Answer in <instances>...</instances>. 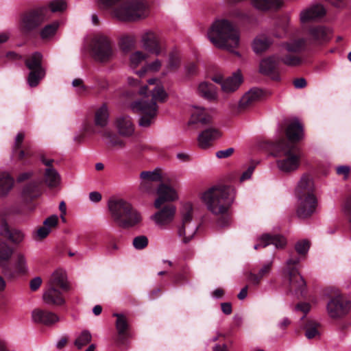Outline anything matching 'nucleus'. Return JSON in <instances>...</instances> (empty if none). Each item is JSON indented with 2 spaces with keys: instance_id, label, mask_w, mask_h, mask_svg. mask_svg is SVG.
Returning a JSON list of instances; mask_svg holds the SVG:
<instances>
[{
  "instance_id": "obj_1",
  "label": "nucleus",
  "mask_w": 351,
  "mask_h": 351,
  "mask_svg": "<svg viewBox=\"0 0 351 351\" xmlns=\"http://www.w3.org/2000/svg\"><path fill=\"white\" fill-rule=\"evenodd\" d=\"M286 134L289 141L281 139L273 145L272 154L276 159L278 169L283 173H291L296 171L301 162L300 149L293 143L302 139L303 127L298 121L291 122L286 130Z\"/></svg>"
},
{
  "instance_id": "obj_2",
  "label": "nucleus",
  "mask_w": 351,
  "mask_h": 351,
  "mask_svg": "<svg viewBox=\"0 0 351 351\" xmlns=\"http://www.w3.org/2000/svg\"><path fill=\"white\" fill-rule=\"evenodd\" d=\"M202 200L208 210L213 215L219 216L217 224L224 227L229 224V208L234 198V190L225 185L215 186L202 194Z\"/></svg>"
},
{
  "instance_id": "obj_3",
  "label": "nucleus",
  "mask_w": 351,
  "mask_h": 351,
  "mask_svg": "<svg viewBox=\"0 0 351 351\" xmlns=\"http://www.w3.org/2000/svg\"><path fill=\"white\" fill-rule=\"evenodd\" d=\"M148 85L154 86L153 89L149 90L152 93V100L148 102L143 99L135 101L130 104V108L133 112L142 114L138 125L143 128H147L154 123L158 112L156 101L164 102L167 97V94L159 79H149Z\"/></svg>"
},
{
  "instance_id": "obj_4",
  "label": "nucleus",
  "mask_w": 351,
  "mask_h": 351,
  "mask_svg": "<svg viewBox=\"0 0 351 351\" xmlns=\"http://www.w3.org/2000/svg\"><path fill=\"white\" fill-rule=\"evenodd\" d=\"M208 37L216 47L230 51L239 45V31L226 19L216 20L208 32Z\"/></svg>"
},
{
  "instance_id": "obj_5",
  "label": "nucleus",
  "mask_w": 351,
  "mask_h": 351,
  "mask_svg": "<svg viewBox=\"0 0 351 351\" xmlns=\"http://www.w3.org/2000/svg\"><path fill=\"white\" fill-rule=\"evenodd\" d=\"M313 182L307 175L301 177L296 188L299 204L297 215L301 219L310 217L315 210L317 199L313 194Z\"/></svg>"
},
{
  "instance_id": "obj_6",
  "label": "nucleus",
  "mask_w": 351,
  "mask_h": 351,
  "mask_svg": "<svg viewBox=\"0 0 351 351\" xmlns=\"http://www.w3.org/2000/svg\"><path fill=\"white\" fill-rule=\"evenodd\" d=\"M108 206L112 219L121 228L132 227L141 221L140 213L127 201L111 199Z\"/></svg>"
},
{
  "instance_id": "obj_7",
  "label": "nucleus",
  "mask_w": 351,
  "mask_h": 351,
  "mask_svg": "<svg viewBox=\"0 0 351 351\" xmlns=\"http://www.w3.org/2000/svg\"><path fill=\"white\" fill-rule=\"evenodd\" d=\"M112 14L119 21H136L147 16V5L139 0L128 1L113 8Z\"/></svg>"
},
{
  "instance_id": "obj_8",
  "label": "nucleus",
  "mask_w": 351,
  "mask_h": 351,
  "mask_svg": "<svg viewBox=\"0 0 351 351\" xmlns=\"http://www.w3.org/2000/svg\"><path fill=\"white\" fill-rule=\"evenodd\" d=\"M182 223L177 226V234L184 244L189 243L195 235L198 226L193 223V206L191 203L185 204L181 210Z\"/></svg>"
},
{
  "instance_id": "obj_9",
  "label": "nucleus",
  "mask_w": 351,
  "mask_h": 351,
  "mask_svg": "<svg viewBox=\"0 0 351 351\" xmlns=\"http://www.w3.org/2000/svg\"><path fill=\"white\" fill-rule=\"evenodd\" d=\"M91 51L94 58L102 62L109 61L114 54L110 40L101 34H97L93 38Z\"/></svg>"
},
{
  "instance_id": "obj_10",
  "label": "nucleus",
  "mask_w": 351,
  "mask_h": 351,
  "mask_svg": "<svg viewBox=\"0 0 351 351\" xmlns=\"http://www.w3.org/2000/svg\"><path fill=\"white\" fill-rule=\"evenodd\" d=\"M42 54L39 52H35L25 61L26 66L30 70L27 82L32 87L36 86L45 75V70L42 66Z\"/></svg>"
},
{
  "instance_id": "obj_11",
  "label": "nucleus",
  "mask_w": 351,
  "mask_h": 351,
  "mask_svg": "<svg viewBox=\"0 0 351 351\" xmlns=\"http://www.w3.org/2000/svg\"><path fill=\"white\" fill-rule=\"evenodd\" d=\"M47 18V8H40L25 14L21 19L20 29L29 33L38 27Z\"/></svg>"
},
{
  "instance_id": "obj_12",
  "label": "nucleus",
  "mask_w": 351,
  "mask_h": 351,
  "mask_svg": "<svg viewBox=\"0 0 351 351\" xmlns=\"http://www.w3.org/2000/svg\"><path fill=\"white\" fill-rule=\"evenodd\" d=\"M142 47L149 53L156 56L164 55L166 46L160 34L151 29L144 31L141 35Z\"/></svg>"
},
{
  "instance_id": "obj_13",
  "label": "nucleus",
  "mask_w": 351,
  "mask_h": 351,
  "mask_svg": "<svg viewBox=\"0 0 351 351\" xmlns=\"http://www.w3.org/2000/svg\"><path fill=\"white\" fill-rule=\"evenodd\" d=\"M300 262L298 258H289L287 261V268L285 271L289 276V289L295 294L303 295L306 289V282L298 270L293 267Z\"/></svg>"
},
{
  "instance_id": "obj_14",
  "label": "nucleus",
  "mask_w": 351,
  "mask_h": 351,
  "mask_svg": "<svg viewBox=\"0 0 351 351\" xmlns=\"http://www.w3.org/2000/svg\"><path fill=\"white\" fill-rule=\"evenodd\" d=\"M350 309V302L337 291L327 304V312L333 319L346 315Z\"/></svg>"
},
{
  "instance_id": "obj_15",
  "label": "nucleus",
  "mask_w": 351,
  "mask_h": 351,
  "mask_svg": "<svg viewBox=\"0 0 351 351\" xmlns=\"http://www.w3.org/2000/svg\"><path fill=\"white\" fill-rule=\"evenodd\" d=\"M213 80L221 85L223 93H232L239 88L243 82V77L240 71H237L226 79L221 76H216L213 78Z\"/></svg>"
},
{
  "instance_id": "obj_16",
  "label": "nucleus",
  "mask_w": 351,
  "mask_h": 351,
  "mask_svg": "<svg viewBox=\"0 0 351 351\" xmlns=\"http://www.w3.org/2000/svg\"><path fill=\"white\" fill-rule=\"evenodd\" d=\"M113 316L117 317L115 322L117 335L113 340L117 345H123L130 337L128 321L123 314L114 313Z\"/></svg>"
},
{
  "instance_id": "obj_17",
  "label": "nucleus",
  "mask_w": 351,
  "mask_h": 351,
  "mask_svg": "<svg viewBox=\"0 0 351 351\" xmlns=\"http://www.w3.org/2000/svg\"><path fill=\"white\" fill-rule=\"evenodd\" d=\"M176 208L173 205H168L152 216V219L160 228H165L174 219Z\"/></svg>"
},
{
  "instance_id": "obj_18",
  "label": "nucleus",
  "mask_w": 351,
  "mask_h": 351,
  "mask_svg": "<svg viewBox=\"0 0 351 351\" xmlns=\"http://www.w3.org/2000/svg\"><path fill=\"white\" fill-rule=\"evenodd\" d=\"M279 59L276 56H269L263 59L260 62L259 71L265 75L271 77L273 80H278Z\"/></svg>"
},
{
  "instance_id": "obj_19",
  "label": "nucleus",
  "mask_w": 351,
  "mask_h": 351,
  "mask_svg": "<svg viewBox=\"0 0 351 351\" xmlns=\"http://www.w3.org/2000/svg\"><path fill=\"white\" fill-rule=\"evenodd\" d=\"M213 117L209 110L202 107L194 106L191 110L189 124L202 127L211 123Z\"/></svg>"
},
{
  "instance_id": "obj_20",
  "label": "nucleus",
  "mask_w": 351,
  "mask_h": 351,
  "mask_svg": "<svg viewBox=\"0 0 351 351\" xmlns=\"http://www.w3.org/2000/svg\"><path fill=\"white\" fill-rule=\"evenodd\" d=\"M114 127L118 134L123 137H130L134 133V125L129 116L121 115L117 117Z\"/></svg>"
},
{
  "instance_id": "obj_21",
  "label": "nucleus",
  "mask_w": 351,
  "mask_h": 351,
  "mask_svg": "<svg viewBox=\"0 0 351 351\" xmlns=\"http://www.w3.org/2000/svg\"><path fill=\"white\" fill-rule=\"evenodd\" d=\"M158 198L154 202V206L159 208L164 203L178 199L176 191L171 187L160 184L157 188Z\"/></svg>"
},
{
  "instance_id": "obj_22",
  "label": "nucleus",
  "mask_w": 351,
  "mask_h": 351,
  "mask_svg": "<svg viewBox=\"0 0 351 351\" xmlns=\"http://www.w3.org/2000/svg\"><path fill=\"white\" fill-rule=\"evenodd\" d=\"M263 97V91L258 88H252L247 92L239 100L238 110L239 111H244L257 101Z\"/></svg>"
},
{
  "instance_id": "obj_23",
  "label": "nucleus",
  "mask_w": 351,
  "mask_h": 351,
  "mask_svg": "<svg viewBox=\"0 0 351 351\" xmlns=\"http://www.w3.org/2000/svg\"><path fill=\"white\" fill-rule=\"evenodd\" d=\"M32 318L34 322L46 326L52 325L60 319L56 313L40 308H36L32 312Z\"/></svg>"
},
{
  "instance_id": "obj_24",
  "label": "nucleus",
  "mask_w": 351,
  "mask_h": 351,
  "mask_svg": "<svg viewBox=\"0 0 351 351\" xmlns=\"http://www.w3.org/2000/svg\"><path fill=\"white\" fill-rule=\"evenodd\" d=\"M42 162L47 167L45 171L44 181L51 188L56 187L60 183V176L52 167L53 160L42 158Z\"/></svg>"
},
{
  "instance_id": "obj_25",
  "label": "nucleus",
  "mask_w": 351,
  "mask_h": 351,
  "mask_svg": "<svg viewBox=\"0 0 351 351\" xmlns=\"http://www.w3.org/2000/svg\"><path fill=\"white\" fill-rule=\"evenodd\" d=\"M273 261L263 263L257 271H250L247 274V280L254 285H258L264 278L268 276L271 271Z\"/></svg>"
},
{
  "instance_id": "obj_26",
  "label": "nucleus",
  "mask_w": 351,
  "mask_h": 351,
  "mask_svg": "<svg viewBox=\"0 0 351 351\" xmlns=\"http://www.w3.org/2000/svg\"><path fill=\"white\" fill-rule=\"evenodd\" d=\"M63 291L58 288L48 287L43 293V301L49 305L61 306L65 302L62 295Z\"/></svg>"
},
{
  "instance_id": "obj_27",
  "label": "nucleus",
  "mask_w": 351,
  "mask_h": 351,
  "mask_svg": "<svg viewBox=\"0 0 351 351\" xmlns=\"http://www.w3.org/2000/svg\"><path fill=\"white\" fill-rule=\"evenodd\" d=\"M219 130L213 128H208L202 131L198 136V145L202 149L208 148L214 141L221 136Z\"/></svg>"
},
{
  "instance_id": "obj_28",
  "label": "nucleus",
  "mask_w": 351,
  "mask_h": 351,
  "mask_svg": "<svg viewBox=\"0 0 351 351\" xmlns=\"http://www.w3.org/2000/svg\"><path fill=\"white\" fill-rule=\"evenodd\" d=\"M259 243L254 245V249L265 247L269 245H274L276 248H282L285 246L287 241L285 238L280 235H271L264 234L259 238Z\"/></svg>"
},
{
  "instance_id": "obj_29",
  "label": "nucleus",
  "mask_w": 351,
  "mask_h": 351,
  "mask_svg": "<svg viewBox=\"0 0 351 351\" xmlns=\"http://www.w3.org/2000/svg\"><path fill=\"white\" fill-rule=\"evenodd\" d=\"M0 234L8 238L14 244L21 243L25 238V234L22 230L19 229L10 230L5 221H1L0 224Z\"/></svg>"
},
{
  "instance_id": "obj_30",
  "label": "nucleus",
  "mask_w": 351,
  "mask_h": 351,
  "mask_svg": "<svg viewBox=\"0 0 351 351\" xmlns=\"http://www.w3.org/2000/svg\"><path fill=\"white\" fill-rule=\"evenodd\" d=\"M326 13L324 8L321 5H315L301 12L300 18L302 23H305L322 17Z\"/></svg>"
},
{
  "instance_id": "obj_31",
  "label": "nucleus",
  "mask_w": 351,
  "mask_h": 351,
  "mask_svg": "<svg viewBox=\"0 0 351 351\" xmlns=\"http://www.w3.org/2000/svg\"><path fill=\"white\" fill-rule=\"evenodd\" d=\"M48 287L58 288L62 291H68L69 285L65 273L61 270L55 271L49 280Z\"/></svg>"
},
{
  "instance_id": "obj_32",
  "label": "nucleus",
  "mask_w": 351,
  "mask_h": 351,
  "mask_svg": "<svg viewBox=\"0 0 351 351\" xmlns=\"http://www.w3.org/2000/svg\"><path fill=\"white\" fill-rule=\"evenodd\" d=\"M13 254V250L3 241L0 240V266L5 275H10L8 270V262Z\"/></svg>"
},
{
  "instance_id": "obj_33",
  "label": "nucleus",
  "mask_w": 351,
  "mask_h": 351,
  "mask_svg": "<svg viewBox=\"0 0 351 351\" xmlns=\"http://www.w3.org/2000/svg\"><path fill=\"white\" fill-rule=\"evenodd\" d=\"M198 92L203 97L210 101H214L217 97V88L211 83H200L198 86Z\"/></svg>"
},
{
  "instance_id": "obj_34",
  "label": "nucleus",
  "mask_w": 351,
  "mask_h": 351,
  "mask_svg": "<svg viewBox=\"0 0 351 351\" xmlns=\"http://www.w3.org/2000/svg\"><path fill=\"white\" fill-rule=\"evenodd\" d=\"M109 119V111L106 104H103L97 108L95 113V124L104 128L107 125Z\"/></svg>"
},
{
  "instance_id": "obj_35",
  "label": "nucleus",
  "mask_w": 351,
  "mask_h": 351,
  "mask_svg": "<svg viewBox=\"0 0 351 351\" xmlns=\"http://www.w3.org/2000/svg\"><path fill=\"white\" fill-rule=\"evenodd\" d=\"M308 34L311 39L321 43L328 40L329 30L323 26H314L309 29Z\"/></svg>"
},
{
  "instance_id": "obj_36",
  "label": "nucleus",
  "mask_w": 351,
  "mask_h": 351,
  "mask_svg": "<svg viewBox=\"0 0 351 351\" xmlns=\"http://www.w3.org/2000/svg\"><path fill=\"white\" fill-rule=\"evenodd\" d=\"M252 4L258 10L277 9L282 6V0H251Z\"/></svg>"
},
{
  "instance_id": "obj_37",
  "label": "nucleus",
  "mask_w": 351,
  "mask_h": 351,
  "mask_svg": "<svg viewBox=\"0 0 351 351\" xmlns=\"http://www.w3.org/2000/svg\"><path fill=\"white\" fill-rule=\"evenodd\" d=\"M14 185V179L6 172L0 173V197L6 195Z\"/></svg>"
},
{
  "instance_id": "obj_38",
  "label": "nucleus",
  "mask_w": 351,
  "mask_h": 351,
  "mask_svg": "<svg viewBox=\"0 0 351 351\" xmlns=\"http://www.w3.org/2000/svg\"><path fill=\"white\" fill-rule=\"evenodd\" d=\"M305 46V40L303 38L291 40L282 45V49L290 53H298L302 51Z\"/></svg>"
},
{
  "instance_id": "obj_39",
  "label": "nucleus",
  "mask_w": 351,
  "mask_h": 351,
  "mask_svg": "<svg viewBox=\"0 0 351 351\" xmlns=\"http://www.w3.org/2000/svg\"><path fill=\"white\" fill-rule=\"evenodd\" d=\"M271 44V40L265 36L256 38L253 43V49L255 53H262L267 50Z\"/></svg>"
},
{
  "instance_id": "obj_40",
  "label": "nucleus",
  "mask_w": 351,
  "mask_h": 351,
  "mask_svg": "<svg viewBox=\"0 0 351 351\" xmlns=\"http://www.w3.org/2000/svg\"><path fill=\"white\" fill-rule=\"evenodd\" d=\"M141 180H145L147 182L152 183L162 182L161 170L160 169H155L154 171H145L140 173Z\"/></svg>"
},
{
  "instance_id": "obj_41",
  "label": "nucleus",
  "mask_w": 351,
  "mask_h": 351,
  "mask_svg": "<svg viewBox=\"0 0 351 351\" xmlns=\"http://www.w3.org/2000/svg\"><path fill=\"white\" fill-rule=\"evenodd\" d=\"M162 65V62L159 59H155L152 62L147 63L141 70L136 71L139 77H143L146 72L149 71L152 73L158 72Z\"/></svg>"
},
{
  "instance_id": "obj_42",
  "label": "nucleus",
  "mask_w": 351,
  "mask_h": 351,
  "mask_svg": "<svg viewBox=\"0 0 351 351\" xmlns=\"http://www.w3.org/2000/svg\"><path fill=\"white\" fill-rule=\"evenodd\" d=\"M180 65V57L175 52H171L169 55L168 61L165 69L162 72V75H165L167 73L171 71L176 70Z\"/></svg>"
},
{
  "instance_id": "obj_43",
  "label": "nucleus",
  "mask_w": 351,
  "mask_h": 351,
  "mask_svg": "<svg viewBox=\"0 0 351 351\" xmlns=\"http://www.w3.org/2000/svg\"><path fill=\"white\" fill-rule=\"evenodd\" d=\"M148 57V55L143 51H136L130 56V66L136 69Z\"/></svg>"
},
{
  "instance_id": "obj_44",
  "label": "nucleus",
  "mask_w": 351,
  "mask_h": 351,
  "mask_svg": "<svg viewBox=\"0 0 351 351\" xmlns=\"http://www.w3.org/2000/svg\"><path fill=\"white\" fill-rule=\"evenodd\" d=\"M14 267L16 272L19 274H23L27 271V261L23 254H16Z\"/></svg>"
},
{
  "instance_id": "obj_45",
  "label": "nucleus",
  "mask_w": 351,
  "mask_h": 351,
  "mask_svg": "<svg viewBox=\"0 0 351 351\" xmlns=\"http://www.w3.org/2000/svg\"><path fill=\"white\" fill-rule=\"evenodd\" d=\"M23 194L25 197L31 199L38 197L40 194L38 184L35 182L29 184L23 189Z\"/></svg>"
},
{
  "instance_id": "obj_46",
  "label": "nucleus",
  "mask_w": 351,
  "mask_h": 351,
  "mask_svg": "<svg viewBox=\"0 0 351 351\" xmlns=\"http://www.w3.org/2000/svg\"><path fill=\"white\" fill-rule=\"evenodd\" d=\"M92 339V335L88 330H83L75 341V345L81 349L87 345Z\"/></svg>"
},
{
  "instance_id": "obj_47",
  "label": "nucleus",
  "mask_w": 351,
  "mask_h": 351,
  "mask_svg": "<svg viewBox=\"0 0 351 351\" xmlns=\"http://www.w3.org/2000/svg\"><path fill=\"white\" fill-rule=\"evenodd\" d=\"M58 27V23L54 22L51 24L46 25L40 31V36L43 39L49 38L53 36Z\"/></svg>"
},
{
  "instance_id": "obj_48",
  "label": "nucleus",
  "mask_w": 351,
  "mask_h": 351,
  "mask_svg": "<svg viewBox=\"0 0 351 351\" xmlns=\"http://www.w3.org/2000/svg\"><path fill=\"white\" fill-rule=\"evenodd\" d=\"M47 8V12L49 10L51 12H62L66 8V3L63 0H53L49 2Z\"/></svg>"
},
{
  "instance_id": "obj_49",
  "label": "nucleus",
  "mask_w": 351,
  "mask_h": 351,
  "mask_svg": "<svg viewBox=\"0 0 351 351\" xmlns=\"http://www.w3.org/2000/svg\"><path fill=\"white\" fill-rule=\"evenodd\" d=\"M281 61L287 66H295L302 62L301 58L297 55H283Z\"/></svg>"
},
{
  "instance_id": "obj_50",
  "label": "nucleus",
  "mask_w": 351,
  "mask_h": 351,
  "mask_svg": "<svg viewBox=\"0 0 351 351\" xmlns=\"http://www.w3.org/2000/svg\"><path fill=\"white\" fill-rule=\"evenodd\" d=\"M155 184L145 180H141L138 190L142 194H153L155 191Z\"/></svg>"
},
{
  "instance_id": "obj_51",
  "label": "nucleus",
  "mask_w": 351,
  "mask_h": 351,
  "mask_svg": "<svg viewBox=\"0 0 351 351\" xmlns=\"http://www.w3.org/2000/svg\"><path fill=\"white\" fill-rule=\"evenodd\" d=\"M319 324L315 322H310L306 326L305 335L308 339H313L319 335L317 328Z\"/></svg>"
},
{
  "instance_id": "obj_52",
  "label": "nucleus",
  "mask_w": 351,
  "mask_h": 351,
  "mask_svg": "<svg viewBox=\"0 0 351 351\" xmlns=\"http://www.w3.org/2000/svg\"><path fill=\"white\" fill-rule=\"evenodd\" d=\"M133 246L136 250H143L148 245V239L146 236L141 235L134 238L132 241Z\"/></svg>"
},
{
  "instance_id": "obj_53",
  "label": "nucleus",
  "mask_w": 351,
  "mask_h": 351,
  "mask_svg": "<svg viewBox=\"0 0 351 351\" xmlns=\"http://www.w3.org/2000/svg\"><path fill=\"white\" fill-rule=\"evenodd\" d=\"M104 136L110 138V143L112 146L123 148L125 146L124 141L117 138L115 136H112L110 132H105Z\"/></svg>"
},
{
  "instance_id": "obj_54",
  "label": "nucleus",
  "mask_w": 351,
  "mask_h": 351,
  "mask_svg": "<svg viewBox=\"0 0 351 351\" xmlns=\"http://www.w3.org/2000/svg\"><path fill=\"white\" fill-rule=\"evenodd\" d=\"M25 133L24 132H19L15 137L14 143L12 147L13 154H16V153L21 149V145L25 138Z\"/></svg>"
},
{
  "instance_id": "obj_55",
  "label": "nucleus",
  "mask_w": 351,
  "mask_h": 351,
  "mask_svg": "<svg viewBox=\"0 0 351 351\" xmlns=\"http://www.w3.org/2000/svg\"><path fill=\"white\" fill-rule=\"evenodd\" d=\"M310 247V243L307 240H302L300 241H298L295 244V250L296 252L300 254H306Z\"/></svg>"
},
{
  "instance_id": "obj_56",
  "label": "nucleus",
  "mask_w": 351,
  "mask_h": 351,
  "mask_svg": "<svg viewBox=\"0 0 351 351\" xmlns=\"http://www.w3.org/2000/svg\"><path fill=\"white\" fill-rule=\"evenodd\" d=\"M58 223V217L56 215L49 216L43 221V226L49 228L50 231H51L53 228L56 227Z\"/></svg>"
},
{
  "instance_id": "obj_57",
  "label": "nucleus",
  "mask_w": 351,
  "mask_h": 351,
  "mask_svg": "<svg viewBox=\"0 0 351 351\" xmlns=\"http://www.w3.org/2000/svg\"><path fill=\"white\" fill-rule=\"evenodd\" d=\"M50 232L51 231L49 230V228L43 226L40 227L34 233V238L36 240H42L46 238Z\"/></svg>"
},
{
  "instance_id": "obj_58",
  "label": "nucleus",
  "mask_w": 351,
  "mask_h": 351,
  "mask_svg": "<svg viewBox=\"0 0 351 351\" xmlns=\"http://www.w3.org/2000/svg\"><path fill=\"white\" fill-rule=\"evenodd\" d=\"M122 0H98V5L103 9H111Z\"/></svg>"
},
{
  "instance_id": "obj_59",
  "label": "nucleus",
  "mask_w": 351,
  "mask_h": 351,
  "mask_svg": "<svg viewBox=\"0 0 351 351\" xmlns=\"http://www.w3.org/2000/svg\"><path fill=\"white\" fill-rule=\"evenodd\" d=\"M135 40L133 36H125L121 39V47L123 49H128L134 45Z\"/></svg>"
},
{
  "instance_id": "obj_60",
  "label": "nucleus",
  "mask_w": 351,
  "mask_h": 351,
  "mask_svg": "<svg viewBox=\"0 0 351 351\" xmlns=\"http://www.w3.org/2000/svg\"><path fill=\"white\" fill-rule=\"evenodd\" d=\"M18 160H23L26 158L30 157L33 155V153L29 147H25V149H20L16 154H14Z\"/></svg>"
},
{
  "instance_id": "obj_61",
  "label": "nucleus",
  "mask_w": 351,
  "mask_h": 351,
  "mask_svg": "<svg viewBox=\"0 0 351 351\" xmlns=\"http://www.w3.org/2000/svg\"><path fill=\"white\" fill-rule=\"evenodd\" d=\"M234 152V149L230 147L225 150H220L216 153V156L219 158H225L231 156Z\"/></svg>"
},
{
  "instance_id": "obj_62",
  "label": "nucleus",
  "mask_w": 351,
  "mask_h": 351,
  "mask_svg": "<svg viewBox=\"0 0 351 351\" xmlns=\"http://www.w3.org/2000/svg\"><path fill=\"white\" fill-rule=\"evenodd\" d=\"M42 284V279L40 277H36L31 280L29 287L32 291H36Z\"/></svg>"
},
{
  "instance_id": "obj_63",
  "label": "nucleus",
  "mask_w": 351,
  "mask_h": 351,
  "mask_svg": "<svg viewBox=\"0 0 351 351\" xmlns=\"http://www.w3.org/2000/svg\"><path fill=\"white\" fill-rule=\"evenodd\" d=\"M350 173V168L348 166H339L337 168V173L338 175L344 176L347 178Z\"/></svg>"
},
{
  "instance_id": "obj_64",
  "label": "nucleus",
  "mask_w": 351,
  "mask_h": 351,
  "mask_svg": "<svg viewBox=\"0 0 351 351\" xmlns=\"http://www.w3.org/2000/svg\"><path fill=\"white\" fill-rule=\"evenodd\" d=\"M293 85L296 88H302L306 86V80L303 77L295 79Z\"/></svg>"
}]
</instances>
